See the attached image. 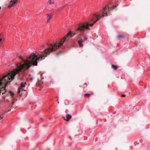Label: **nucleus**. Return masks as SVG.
I'll use <instances>...</instances> for the list:
<instances>
[{"label":"nucleus","instance_id":"nucleus-1","mask_svg":"<svg viewBox=\"0 0 150 150\" xmlns=\"http://www.w3.org/2000/svg\"><path fill=\"white\" fill-rule=\"evenodd\" d=\"M67 39H61L55 42L49 44L47 43L46 46H42L38 50V53L36 54L32 53L29 57V59L25 60L21 56H18L21 62L16 64V68L13 70L0 77V95L2 93L3 98L4 101L9 103L10 105L13 106L15 103L14 98V93L12 91L7 92L5 87L7 86L16 76L18 79L21 81H24L25 71L32 66H37L38 61L41 60L49 54V53L56 50L60 47Z\"/></svg>","mask_w":150,"mask_h":150},{"label":"nucleus","instance_id":"nucleus-2","mask_svg":"<svg viewBox=\"0 0 150 150\" xmlns=\"http://www.w3.org/2000/svg\"><path fill=\"white\" fill-rule=\"evenodd\" d=\"M18 0H11L10 5L8 6V7L10 8L14 6L17 2Z\"/></svg>","mask_w":150,"mask_h":150},{"label":"nucleus","instance_id":"nucleus-3","mask_svg":"<svg viewBox=\"0 0 150 150\" xmlns=\"http://www.w3.org/2000/svg\"><path fill=\"white\" fill-rule=\"evenodd\" d=\"M72 117L71 115L70 114H67L66 115L67 119H65L63 117L64 120L67 121H68Z\"/></svg>","mask_w":150,"mask_h":150},{"label":"nucleus","instance_id":"nucleus-4","mask_svg":"<svg viewBox=\"0 0 150 150\" xmlns=\"http://www.w3.org/2000/svg\"><path fill=\"white\" fill-rule=\"evenodd\" d=\"M53 15V14L52 13H50L49 14H48L47 16V23H48L50 19H51V18H52V15Z\"/></svg>","mask_w":150,"mask_h":150},{"label":"nucleus","instance_id":"nucleus-5","mask_svg":"<svg viewBox=\"0 0 150 150\" xmlns=\"http://www.w3.org/2000/svg\"><path fill=\"white\" fill-rule=\"evenodd\" d=\"M4 39L2 37L1 34L0 35V46L2 45V43L4 41Z\"/></svg>","mask_w":150,"mask_h":150},{"label":"nucleus","instance_id":"nucleus-6","mask_svg":"<svg viewBox=\"0 0 150 150\" xmlns=\"http://www.w3.org/2000/svg\"><path fill=\"white\" fill-rule=\"evenodd\" d=\"M26 84L25 83H21V84L20 86L21 88H22V89H23L25 86V85Z\"/></svg>","mask_w":150,"mask_h":150},{"label":"nucleus","instance_id":"nucleus-7","mask_svg":"<svg viewBox=\"0 0 150 150\" xmlns=\"http://www.w3.org/2000/svg\"><path fill=\"white\" fill-rule=\"evenodd\" d=\"M112 68H113L115 70L118 67L117 66L115 65L114 64L112 65Z\"/></svg>","mask_w":150,"mask_h":150},{"label":"nucleus","instance_id":"nucleus-8","mask_svg":"<svg viewBox=\"0 0 150 150\" xmlns=\"http://www.w3.org/2000/svg\"><path fill=\"white\" fill-rule=\"evenodd\" d=\"M124 36L122 35H118L117 38L118 39H120L121 38H122L124 37Z\"/></svg>","mask_w":150,"mask_h":150},{"label":"nucleus","instance_id":"nucleus-9","mask_svg":"<svg viewBox=\"0 0 150 150\" xmlns=\"http://www.w3.org/2000/svg\"><path fill=\"white\" fill-rule=\"evenodd\" d=\"M63 50H62V51H60L59 52H57L56 53V55H58L62 53H63Z\"/></svg>","mask_w":150,"mask_h":150},{"label":"nucleus","instance_id":"nucleus-10","mask_svg":"<svg viewBox=\"0 0 150 150\" xmlns=\"http://www.w3.org/2000/svg\"><path fill=\"white\" fill-rule=\"evenodd\" d=\"M90 94L89 93H85V94H84V96L85 97H89L90 96Z\"/></svg>","mask_w":150,"mask_h":150},{"label":"nucleus","instance_id":"nucleus-11","mask_svg":"<svg viewBox=\"0 0 150 150\" xmlns=\"http://www.w3.org/2000/svg\"><path fill=\"white\" fill-rule=\"evenodd\" d=\"M49 2L50 4H53L54 2L53 1H52V0H49Z\"/></svg>","mask_w":150,"mask_h":150},{"label":"nucleus","instance_id":"nucleus-12","mask_svg":"<svg viewBox=\"0 0 150 150\" xmlns=\"http://www.w3.org/2000/svg\"><path fill=\"white\" fill-rule=\"evenodd\" d=\"M125 95L124 94H122V97H125Z\"/></svg>","mask_w":150,"mask_h":150},{"label":"nucleus","instance_id":"nucleus-13","mask_svg":"<svg viewBox=\"0 0 150 150\" xmlns=\"http://www.w3.org/2000/svg\"><path fill=\"white\" fill-rule=\"evenodd\" d=\"M18 92L19 93L20 92V90L19 88H18Z\"/></svg>","mask_w":150,"mask_h":150},{"label":"nucleus","instance_id":"nucleus-14","mask_svg":"<svg viewBox=\"0 0 150 150\" xmlns=\"http://www.w3.org/2000/svg\"><path fill=\"white\" fill-rule=\"evenodd\" d=\"M2 118V117L1 116V115L0 116V121H1V119Z\"/></svg>","mask_w":150,"mask_h":150},{"label":"nucleus","instance_id":"nucleus-15","mask_svg":"<svg viewBox=\"0 0 150 150\" xmlns=\"http://www.w3.org/2000/svg\"><path fill=\"white\" fill-rule=\"evenodd\" d=\"M86 83H84V84H85V85H86Z\"/></svg>","mask_w":150,"mask_h":150},{"label":"nucleus","instance_id":"nucleus-16","mask_svg":"<svg viewBox=\"0 0 150 150\" xmlns=\"http://www.w3.org/2000/svg\"><path fill=\"white\" fill-rule=\"evenodd\" d=\"M1 7L0 6V9H1Z\"/></svg>","mask_w":150,"mask_h":150},{"label":"nucleus","instance_id":"nucleus-17","mask_svg":"<svg viewBox=\"0 0 150 150\" xmlns=\"http://www.w3.org/2000/svg\"><path fill=\"white\" fill-rule=\"evenodd\" d=\"M115 0H113V1H115Z\"/></svg>","mask_w":150,"mask_h":150}]
</instances>
